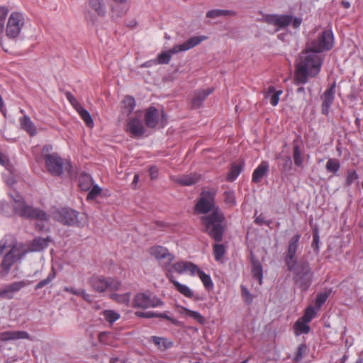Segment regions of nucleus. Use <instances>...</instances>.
Instances as JSON below:
<instances>
[{
    "label": "nucleus",
    "mask_w": 363,
    "mask_h": 363,
    "mask_svg": "<svg viewBox=\"0 0 363 363\" xmlns=\"http://www.w3.org/2000/svg\"><path fill=\"white\" fill-rule=\"evenodd\" d=\"M163 302L150 292L137 294L133 301L134 308H148L162 305Z\"/></svg>",
    "instance_id": "obj_12"
},
{
    "label": "nucleus",
    "mask_w": 363,
    "mask_h": 363,
    "mask_svg": "<svg viewBox=\"0 0 363 363\" xmlns=\"http://www.w3.org/2000/svg\"><path fill=\"white\" fill-rule=\"evenodd\" d=\"M281 94V90L276 91L274 86H269L264 92V97L270 98V104L273 106H276L279 101V96Z\"/></svg>",
    "instance_id": "obj_30"
},
{
    "label": "nucleus",
    "mask_w": 363,
    "mask_h": 363,
    "mask_svg": "<svg viewBox=\"0 0 363 363\" xmlns=\"http://www.w3.org/2000/svg\"><path fill=\"white\" fill-rule=\"evenodd\" d=\"M240 289H241V296H242V298H243V301L247 305L251 304L253 301L254 296L250 294V292L249 291V290L247 289V288L245 286L241 285Z\"/></svg>",
    "instance_id": "obj_50"
},
{
    "label": "nucleus",
    "mask_w": 363,
    "mask_h": 363,
    "mask_svg": "<svg viewBox=\"0 0 363 363\" xmlns=\"http://www.w3.org/2000/svg\"><path fill=\"white\" fill-rule=\"evenodd\" d=\"M318 53L330 50L334 46V37L331 30H324L318 33L315 39L306 45Z\"/></svg>",
    "instance_id": "obj_8"
},
{
    "label": "nucleus",
    "mask_w": 363,
    "mask_h": 363,
    "mask_svg": "<svg viewBox=\"0 0 363 363\" xmlns=\"http://www.w3.org/2000/svg\"><path fill=\"white\" fill-rule=\"evenodd\" d=\"M243 166H244L243 162H240L238 164H237V163L232 164L230 169L226 177L227 181L230 182L235 181L237 179V177L240 175L241 172L242 171Z\"/></svg>",
    "instance_id": "obj_32"
},
{
    "label": "nucleus",
    "mask_w": 363,
    "mask_h": 363,
    "mask_svg": "<svg viewBox=\"0 0 363 363\" xmlns=\"http://www.w3.org/2000/svg\"><path fill=\"white\" fill-rule=\"evenodd\" d=\"M358 178H359V175L355 170L350 169H348L347 171V175H346L345 182L344 183V186L349 187L350 186L352 185V184L354 181L358 179Z\"/></svg>",
    "instance_id": "obj_47"
},
{
    "label": "nucleus",
    "mask_w": 363,
    "mask_h": 363,
    "mask_svg": "<svg viewBox=\"0 0 363 363\" xmlns=\"http://www.w3.org/2000/svg\"><path fill=\"white\" fill-rule=\"evenodd\" d=\"M6 244H7L6 240H5L4 239H2L0 241V255H2L4 252V250L7 247Z\"/></svg>",
    "instance_id": "obj_64"
},
{
    "label": "nucleus",
    "mask_w": 363,
    "mask_h": 363,
    "mask_svg": "<svg viewBox=\"0 0 363 363\" xmlns=\"http://www.w3.org/2000/svg\"><path fill=\"white\" fill-rule=\"evenodd\" d=\"M216 191H202L194 206L200 218L202 231L215 242H222L226 230L225 217L218 206L216 205Z\"/></svg>",
    "instance_id": "obj_1"
},
{
    "label": "nucleus",
    "mask_w": 363,
    "mask_h": 363,
    "mask_svg": "<svg viewBox=\"0 0 363 363\" xmlns=\"http://www.w3.org/2000/svg\"><path fill=\"white\" fill-rule=\"evenodd\" d=\"M213 89L198 90L194 93L192 99V106L195 108H199L206 97L210 95Z\"/></svg>",
    "instance_id": "obj_26"
},
{
    "label": "nucleus",
    "mask_w": 363,
    "mask_h": 363,
    "mask_svg": "<svg viewBox=\"0 0 363 363\" xmlns=\"http://www.w3.org/2000/svg\"><path fill=\"white\" fill-rule=\"evenodd\" d=\"M330 294V291L318 294L315 301V308H320L323 303L327 301Z\"/></svg>",
    "instance_id": "obj_48"
},
{
    "label": "nucleus",
    "mask_w": 363,
    "mask_h": 363,
    "mask_svg": "<svg viewBox=\"0 0 363 363\" xmlns=\"http://www.w3.org/2000/svg\"><path fill=\"white\" fill-rule=\"evenodd\" d=\"M151 340L160 350H165L171 347L173 345L172 342L169 341L167 338L164 337L152 336Z\"/></svg>",
    "instance_id": "obj_35"
},
{
    "label": "nucleus",
    "mask_w": 363,
    "mask_h": 363,
    "mask_svg": "<svg viewBox=\"0 0 363 363\" xmlns=\"http://www.w3.org/2000/svg\"><path fill=\"white\" fill-rule=\"evenodd\" d=\"M157 315H156L157 318H161L168 320L173 324L177 323V320L175 318H173L169 316L166 312L157 313Z\"/></svg>",
    "instance_id": "obj_59"
},
{
    "label": "nucleus",
    "mask_w": 363,
    "mask_h": 363,
    "mask_svg": "<svg viewBox=\"0 0 363 363\" xmlns=\"http://www.w3.org/2000/svg\"><path fill=\"white\" fill-rule=\"evenodd\" d=\"M93 184V179L91 175L86 173H82L79 177V186L82 191H88Z\"/></svg>",
    "instance_id": "obj_34"
},
{
    "label": "nucleus",
    "mask_w": 363,
    "mask_h": 363,
    "mask_svg": "<svg viewBox=\"0 0 363 363\" xmlns=\"http://www.w3.org/2000/svg\"><path fill=\"white\" fill-rule=\"evenodd\" d=\"M316 313L314 308L310 306L305 310L303 315L301 318V319L310 323L312 319L315 316Z\"/></svg>",
    "instance_id": "obj_53"
},
{
    "label": "nucleus",
    "mask_w": 363,
    "mask_h": 363,
    "mask_svg": "<svg viewBox=\"0 0 363 363\" xmlns=\"http://www.w3.org/2000/svg\"><path fill=\"white\" fill-rule=\"evenodd\" d=\"M308 350V348L306 343L299 345L294 356V362H298L301 361L303 356L307 353Z\"/></svg>",
    "instance_id": "obj_46"
},
{
    "label": "nucleus",
    "mask_w": 363,
    "mask_h": 363,
    "mask_svg": "<svg viewBox=\"0 0 363 363\" xmlns=\"http://www.w3.org/2000/svg\"><path fill=\"white\" fill-rule=\"evenodd\" d=\"M213 245V255L216 261H220L225 255L226 250L224 245L220 244V242H216Z\"/></svg>",
    "instance_id": "obj_42"
},
{
    "label": "nucleus",
    "mask_w": 363,
    "mask_h": 363,
    "mask_svg": "<svg viewBox=\"0 0 363 363\" xmlns=\"http://www.w3.org/2000/svg\"><path fill=\"white\" fill-rule=\"evenodd\" d=\"M167 267L168 268L167 269L166 272L167 277L169 272H171L170 273L173 275V272L183 274L186 271H189L191 275H195V270L197 269V265L186 261L177 262L172 265L170 264V266Z\"/></svg>",
    "instance_id": "obj_16"
},
{
    "label": "nucleus",
    "mask_w": 363,
    "mask_h": 363,
    "mask_svg": "<svg viewBox=\"0 0 363 363\" xmlns=\"http://www.w3.org/2000/svg\"><path fill=\"white\" fill-rule=\"evenodd\" d=\"M287 268L293 274L294 284L301 291H308L313 279V272L310 263L308 261H298L287 265Z\"/></svg>",
    "instance_id": "obj_4"
},
{
    "label": "nucleus",
    "mask_w": 363,
    "mask_h": 363,
    "mask_svg": "<svg viewBox=\"0 0 363 363\" xmlns=\"http://www.w3.org/2000/svg\"><path fill=\"white\" fill-rule=\"evenodd\" d=\"M25 24L24 16L20 12H13L7 22L6 34L9 39H16Z\"/></svg>",
    "instance_id": "obj_10"
},
{
    "label": "nucleus",
    "mask_w": 363,
    "mask_h": 363,
    "mask_svg": "<svg viewBox=\"0 0 363 363\" xmlns=\"http://www.w3.org/2000/svg\"><path fill=\"white\" fill-rule=\"evenodd\" d=\"M63 291L76 296H79L81 292V290H77L73 287L69 286H65Z\"/></svg>",
    "instance_id": "obj_61"
},
{
    "label": "nucleus",
    "mask_w": 363,
    "mask_h": 363,
    "mask_svg": "<svg viewBox=\"0 0 363 363\" xmlns=\"http://www.w3.org/2000/svg\"><path fill=\"white\" fill-rule=\"evenodd\" d=\"M78 113L79 114L80 117L82 118V120L84 121L86 125L91 128L94 126V121L89 113L87 110L84 108L82 106H79L78 108H76Z\"/></svg>",
    "instance_id": "obj_39"
},
{
    "label": "nucleus",
    "mask_w": 363,
    "mask_h": 363,
    "mask_svg": "<svg viewBox=\"0 0 363 363\" xmlns=\"http://www.w3.org/2000/svg\"><path fill=\"white\" fill-rule=\"evenodd\" d=\"M224 202L230 206H233L236 204L235 196L233 191H226L224 192Z\"/></svg>",
    "instance_id": "obj_52"
},
{
    "label": "nucleus",
    "mask_w": 363,
    "mask_h": 363,
    "mask_svg": "<svg viewBox=\"0 0 363 363\" xmlns=\"http://www.w3.org/2000/svg\"><path fill=\"white\" fill-rule=\"evenodd\" d=\"M255 223L259 225H266L269 226L272 223V221L265 220L264 216L260 214L255 218Z\"/></svg>",
    "instance_id": "obj_58"
},
{
    "label": "nucleus",
    "mask_w": 363,
    "mask_h": 363,
    "mask_svg": "<svg viewBox=\"0 0 363 363\" xmlns=\"http://www.w3.org/2000/svg\"><path fill=\"white\" fill-rule=\"evenodd\" d=\"M319 242H320V236H319V230L318 227H315L313 229V241L311 243V247L313 251L318 252L319 251Z\"/></svg>",
    "instance_id": "obj_51"
},
{
    "label": "nucleus",
    "mask_w": 363,
    "mask_h": 363,
    "mask_svg": "<svg viewBox=\"0 0 363 363\" xmlns=\"http://www.w3.org/2000/svg\"><path fill=\"white\" fill-rule=\"evenodd\" d=\"M27 283L24 281H14L0 289V298L11 299L13 294L25 287Z\"/></svg>",
    "instance_id": "obj_18"
},
{
    "label": "nucleus",
    "mask_w": 363,
    "mask_h": 363,
    "mask_svg": "<svg viewBox=\"0 0 363 363\" xmlns=\"http://www.w3.org/2000/svg\"><path fill=\"white\" fill-rule=\"evenodd\" d=\"M195 274H197L201 280L203 286L207 290L212 289L213 287V283L210 275L206 274L204 272L201 270L198 267L197 269L195 270Z\"/></svg>",
    "instance_id": "obj_36"
},
{
    "label": "nucleus",
    "mask_w": 363,
    "mask_h": 363,
    "mask_svg": "<svg viewBox=\"0 0 363 363\" xmlns=\"http://www.w3.org/2000/svg\"><path fill=\"white\" fill-rule=\"evenodd\" d=\"M79 213L70 208H62L56 210L53 213L54 219L68 226H81V223L78 219Z\"/></svg>",
    "instance_id": "obj_11"
},
{
    "label": "nucleus",
    "mask_w": 363,
    "mask_h": 363,
    "mask_svg": "<svg viewBox=\"0 0 363 363\" xmlns=\"http://www.w3.org/2000/svg\"><path fill=\"white\" fill-rule=\"evenodd\" d=\"M200 176L196 174H184L177 177L174 182L182 186H191L197 183Z\"/></svg>",
    "instance_id": "obj_29"
},
{
    "label": "nucleus",
    "mask_w": 363,
    "mask_h": 363,
    "mask_svg": "<svg viewBox=\"0 0 363 363\" xmlns=\"http://www.w3.org/2000/svg\"><path fill=\"white\" fill-rule=\"evenodd\" d=\"M159 111L153 106L146 109L145 113V124L147 128H155L159 122Z\"/></svg>",
    "instance_id": "obj_20"
},
{
    "label": "nucleus",
    "mask_w": 363,
    "mask_h": 363,
    "mask_svg": "<svg viewBox=\"0 0 363 363\" xmlns=\"http://www.w3.org/2000/svg\"><path fill=\"white\" fill-rule=\"evenodd\" d=\"M167 279L169 281L172 283L174 286L177 289V290L181 293L182 295L187 298H193L194 293L193 291L186 285L180 284L175 279L174 275H172L170 272L167 274Z\"/></svg>",
    "instance_id": "obj_25"
},
{
    "label": "nucleus",
    "mask_w": 363,
    "mask_h": 363,
    "mask_svg": "<svg viewBox=\"0 0 363 363\" xmlns=\"http://www.w3.org/2000/svg\"><path fill=\"white\" fill-rule=\"evenodd\" d=\"M135 315L139 318H155L157 315V313L147 311V312H143V311H136Z\"/></svg>",
    "instance_id": "obj_56"
},
{
    "label": "nucleus",
    "mask_w": 363,
    "mask_h": 363,
    "mask_svg": "<svg viewBox=\"0 0 363 363\" xmlns=\"http://www.w3.org/2000/svg\"><path fill=\"white\" fill-rule=\"evenodd\" d=\"M28 333L24 331H5L0 333V340L4 342L19 339H28Z\"/></svg>",
    "instance_id": "obj_23"
},
{
    "label": "nucleus",
    "mask_w": 363,
    "mask_h": 363,
    "mask_svg": "<svg viewBox=\"0 0 363 363\" xmlns=\"http://www.w3.org/2000/svg\"><path fill=\"white\" fill-rule=\"evenodd\" d=\"M293 159L294 164L297 167H303V157L302 155L301 145L302 139L300 135H297L293 143Z\"/></svg>",
    "instance_id": "obj_19"
},
{
    "label": "nucleus",
    "mask_w": 363,
    "mask_h": 363,
    "mask_svg": "<svg viewBox=\"0 0 363 363\" xmlns=\"http://www.w3.org/2000/svg\"><path fill=\"white\" fill-rule=\"evenodd\" d=\"M183 312L185 315L192 318L200 324H204L206 322L205 318L197 311H191L187 308H183Z\"/></svg>",
    "instance_id": "obj_43"
},
{
    "label": "nucleus",
    "mask_w": 363,
    "mask_h": 363,
    "mask_svg": "<svg viewBox=\"0 0 363 363\" xmlns=\"http://www.w3.org/2000/svg\"><path fill=\"white\" fill-rule=\"evenodd\" d=\"M128 11V8L124 9L123 7L118 9L117 7H113L112 8V12L113 13V17L116 16L117 18H121L123 15L125 14V13Z\"/></svg>",
    "instance_id": "obj_57"
},
{
    "label": "nucleus",
    "mask_w": 363,
    "mask_h": 363,
    "mask_svg": "<svg viewBox=\"0 0 363 363\" xmlns=\"http://www.w3.org/2000/svg\"><path fill=\"white\" fill-rule=\"evenodd\" d=\"M56 277V271L54 267H52L50 272L48 275V277L40 281L35 286V290H38L40 289H42L43 287L47 286L49 284L51 281H52Z\"/></svg>",
    "instance_id": "obj_41"
},
{
    "label": "nucleus",
    "mask_w": 363,
    "mask_h": 363,
    "mask_svg": "<svg viewBox=\"0 0 363 363\" xmlns=\"http://www.w3.org/2000/svg\"><path fill=\"white\" fill-rule=\"evenodd\" d=\"M9 194L11 199V204L7 202H2L0 204V211L4 216L10 217L16 214L21 218L30 220L40 221L49 220L50 216L45 211L27 204L23 197L17 191H12Z\"/></svg>",
    "instance_id": "obj_2"
},
{
    "label": "nucleus",
    "mask_w": 363,
    "mask_h": 363,
    "mask_svg": "<svg viewBox=\"0 0 363 363\" xmlns=\"http://www.w3.org/2000/svg\"><path fill=\"white\" fill-rule=\"evenodd\" d=\"M207 38L206 36L204 35H198L191 37L189 39L186 40L184 43L180 45H174L172 49L169 50L166 52H162L157 55V59L154 60L156 65H165L168 64L170 60L172 55L174 54H177L179 52H184L189 50L198 45H199L201 42L205 40Z\"/></svg>",
    "instance_id": "obj_5"
},
{
    "label": "nucleus",
    "mask_w": 363,
    "mask_h": 363,
    "mask_svg": "<svg viewBox=\"0 0 363 363\" xmlns=\"http://www.w3.org/2000/svg\"><path fill=\"white\" fill-rule=\"evenodd\" d=\"M300 238L301 235L296 233L289 241L287 249L284 253V261L286 266L298 262L296 260V252L298 248Z\"/></svg>",
    "instance_id": "obj_14"
},
{
    "label": "nucleus",
    "mask_w": 363,
    "mask_h": 363,
    "mask_svg": "<svg viewBox=\"0 0 363 363\" xmlns=\"http://www.w3.org/2000/svg\"><path fill=\"white\" fill-rule=\"evenodd\" d=\"M123 109L126 115H130L135 107V100L133 96H125L123 100Z\"/></svg>",
    "instance_id": "obj_37"
},
{
    "label": "nucleus",
    "mask_w": 363,
    "mask_h": 363,
    "mask_svg": "<svg viewBox=\"0 0 363 363\" xmlns=\"http://www.w3.org/2000/svg\"><path fill=\"white\" fill-rule=\"evenodd\" d=\"M325 169L327 172L333 173L334 175H337L340 169V161L337 159L330 158L325 164Z\"/></svg>",
    "instance_id": "obj_40"
},
{
    "label": "nucleus",
    "mask_w": 363,
    "mask_h": 363,
    "mask_svg": "<svg viewBox=\"0 0 363 363\" xmlns=\"http://www.w3.org/2000/svg\"><path fill=\"white\" fill-rule=\"evenodd\" d=\"M52 150V146L50 145H46L43 146V150H42V154H43V157L45 161L46 155H52V153H50Z\"/></svg>",
    "instance_id": "obj_60"
},
{
    "label": "nucleus",
    "mask_w": 363,
    "mask_h": 363,
    "mask_svg": "<svg viewBox=\"0 0 363 363\" xmlns=\"http://www.w3.org/2000/svg\"><path fill=\"white\" fill-rule=\"evenodd\" d=\"M18 249L15 245H12L9 250V251L5 255L1 262V267L2 269L8 273L11 267V266L16 262Z\"/></svg>",
    "instance_id": "obj_21"
},
{
    "label": "nucleus",
    "mask_w": 363,
    "mask_h": 363,
    "mask_svg": "<svg viewBox=\"0 0 363 363\" xmlns=\"http://www.w3.org/2000/svg\"><path fill=\"white\" fill-rule=\"evenodd\" d=\"M48 245V240L43 238H36L33 240L32 246L34 250L40 251Z\"/></svg>",
    "instance_id": "obj_44"
},
{
    "label": "nucleus",
    "mask_w": 363,
    "mask_h": 363,
    "mask_svg": "<svg viewBox=\"0 0 363 363\" xmlns=\"http://www.w3.org/2000/svg\"><path fill=\"white\" fill-rule=\"evenodd\" d=\"M277 158L279 159L278 167L281 172L286 174L291 170L293 163L291 157L279 155Z\"/></svg>",
    "instance_id": "obj_31"
},
{
    "label": "nucleus",
    "mask_w": 363,
    "mask_h": 363,
    "mask_svg": "<svg viewBox=\"0 0 363 363\" xmlns=\"http://www.w3.org/2000/svg\"><path fill=\"white\" fill-rule=\"evenodd\" d=\"M91 287L95 291L101 293L108 289L110 291H117L121 286V282L115 278L104 277L103 276L94 274L88 281Z\"/></svg>",
    "instance_id": "obj_9"
},
{
    "label": "nucleus",
    "mask_w": 363,
    "mask_h": 363,
    "mask_svg": "<svg viewBox=\"0 0 363 363\" xmlns=\"http://www.w3.org/2000/svg\"><path fill=\"white\" fill-rule=\"evenodd\" d=\"M102 315L109 323H113L120 318V314L113 310H104Z\"/></svg>",
    "instance_id": "obj_45"
},
{
    "label": "nucleus",
    "mask_w": 363,
    "mask_h": 363,
    "mask_svg": "<svg viewBox=\"0 0 363 363\" xmlns=\"http://www.w3.org/2000/svg\"><path fill=\"white\" fill-rule=\"evenodd\" d=\"M269 165L268 162L262 161L254 170L252 177V182L255 184L259 183L262 178L267 174Z\"/></svg>",
    "instance_id": "obj_22"
},
{
    "label": "nucleus",
    "mask_w": 363,
    "mask_h": 363,
    "mask_svg": "<svg viewBox=\"0 0 363 363\" xmlns=\"http://www.w3.org/2000/svg\"><path fill=\"white\" fill-rule=\"evenodd\" d=\"M102 189L99 185H94L90 191L88 193L86 199L94 200L95 199L101 192Z\"/></svg>",
    "instance_id": "obj_54"
},
{
    "label": "nucleus",
    "mask_w": 363,
    "mask_h": 363,
    "mask_svg": "<svg viewBox=\"0 0 363 363\" xmlns=\"http://www.w3.org/2000/svg\"><path fill=\"white\" fill-rule=\"evenodd\" d=\"M125 130L128 133L132 138H140L145 132L142 121L135 117L128 119Z\"/></svg>",
    "instance_id": "obj_15"
},
{
    "label": "nucleus",
    "mask_w": 363,
    "mask_h": 363,
    "mask_svg": "<svg viewBox=\"0 0 363 363\" xmlns=\"http://www.w3.org/2000/svg\"><path fill=\"white\" fill-rule=\"evenodd\" d=\"M110 298L120 303L128 304L130 300V294L126 293L123 294H111Z\"/></svg>",
    "instance_id": "obj_49"
},
{
    "label": "nucleus",
    "mask_w": 363,
    "mask_h": 363,
    "mask_svg": "<svg viewBox=\"0 0 363 363\" xmlns=\"http://www.w3.org/2000/svg\"><path fill=\"white\" fill-rule=\"evenodd\" d=\"M236 13L231 10L213 9L206 13V17L209 18H216L222 16H235Z\"/></svg>",
    "instance_id": "obj_38"
},
{
    "label": "nucleus",
    "mask_w": 363,
    "mask_h": 363,
    "mask_svg": "<svg viewBox=\"0 0 363 363\" xmlns=\"http://www.w3.org/2000/svg\"><path fill=\"white\" fill-rule=\"evenodd\" d=\"M89 8L99 16L104 17L106 13V7L104 0H88Z\"/></svg>",
    "instance_id": "obj_28"
},
{
    "label": "nucleus",
    "mask_w": 363,
    "mask_h": 363,
    "mask_svg": "<svg viewBox=\"0 0 363 363\" xmlns=\"http://www.w3.org/2000/svg\"><path fill=\"white\" fill-rule=\"evenodd\" d=\"M65 96H66V98L67 99V100L72 104L74 105L75 103H77V100H76V98L69 92V91H67L65 93Z\"/></svg>",
    "instance_id": "obj_63"
},
{
    "label": "nucleus",
    "mask_w": 363,
    "mask_h": 363,
    "mask_svg": "<svg viewBox=\"0 0 363 363\" xmlns=\"http://www.w3.org/2000/svg\"><path fill=\"white\" fill-rule=\"evenodd\" d=\"M8 13L9 9L6 6H0V33L4 30V22Z\"/></svg>",
    "instance_id": "obj_55"
},
{
    "label": "nucleus",
    "mask_w": 363,
    "mask_h": 363,
    "mask_svg": "<svg viewBox=\"0 0 363 363\" xmlns=\"http://www.w3.org/2000/svg\"><path fill=\"white\" fill-rule=\"evenodd\" d=\"M335 86L336 85L334 82L321 96V99L323 101L321 111L324 115H327L328 113L329 109L334 101Z\"/></svg>",
    "instance_id": "obj_17"
},
{
    "label": "nucleus",
    "mask_w": 363,
    "mask_h": 363,
    "mask_svg": "<svg viewBox=\"0 0 363 363\" xmlns=\"http://www.w3.org/2000/svg\"><path fill=\"white\" fill-rule=\"evenodd\" d=\"M262 21L268 25L275 26L276 32L290 25L293 28L298 29L302 23L301 18L290 14H264Z\"/></svg>",
    "instance_id": "obj_6"
},
{
    "label": "nucleus",
    "mask_w": 363,
    "mask_h": 363,
    "mask_svg": "<svg viewBox=\"0 0 363 363\" xmlns=\"http://www.w3.org/2000/svg\"><path fill=\"white\" fill-rule=\"evenodd\" d=\"M19 123L21 128L27 132L30 136H34L37 134L36 127L28 116L26 115L21 118Z\"/></svg>",
    "instance_id": "obj_27"
},
{
    "label": "nucleus",
    "mask_w": 363,
    "mask_h": 363,
    "mask_svg": "<svg viewBox=\"0 0 363 363\" xmlns=\"http://www.w3.org/2000/svg\"><path fill=\"white\" fill-rule=\"evenodd\" d=\"M45 167L52 176H61L64 172L71 174L72 166L70 161L62 158L57 153L52 152L45 157Z\"/></svg>",
    "instance_id": "obj_7"
},
{
    "label": "nucleus",
    "mask_w": 363,
    "mask_h": 363,
    "mask_svg": "<svg viewBox=\"0 0 363 363\" xmlns=\"http://www.w3.org/2000/svg\"><path fill=\"white\" fill-rule=\"evenodd\" d=\"M294 333L296 335L301 334H308L310 332V326L308 322L301 319V318L294 325Z\"/></svg>",
    "instance_id": "obj_33"
},
{
    "label": "nucleus",
    "mask_w": 363,
    "mask_h": 363,
    "mask_svg": "<svg viewBox=\"0 0 363 363\" xmlns=\"http://www.w3.org/2000/svg\"><path fill=\"white\" fill-rule=\"evenodd\" d=\"M149 253L157 260L160 261L161 264L165 268L170 266L171 263L174 259V255L170 253L167 248L161 245L150 247L149 249Z\"/></svg>",
    "instance_id": "obj_13"
},
{
    "label": "nucleus",
    "mask_w": 363,
    "mask_h": 363,
    "mask_svg": "<svg viewBox=\"0 0 363 363\" xmlns=\"http://www.w3.org/2000/svg\"><path fill=\"white\" fill-rule=\"evenodd\" d=\"M250 262L252 264V274L253 277L259 281V284H262L263 277L262 265L259 259H256L252 253L250 256Z\"/></svg>",
    "instance_id": "obj_24"
},
{
    "label": "nucleus",
    "mask_w": 363,
    "mask_h": 363,
    "mask_svg": "<svg viewBox=\"0 0 363 363\" xmlns=\"http://www.w3.org/2000/svg\"><path fill=\"white\" fill-rule=\"evenodd\" d=\"M323 58L319 53L306 45L301 52L300 61L296 65L295 81L297 85L306 84L308 77H314L320 71Z\"/></svg>",
    "instance_id": "obj_3"
},
{
    "label": "nucleus",
    "mask_w": 363,
    "mask_h": 363,
    "mask_svg": "<svg viewBox=\"0 0 363 363\" xmlns=\"http://www.w3.org/2000/svg\"><path fill=\"white\" fill-rule=\"evenodd\" d=\"M83 299L89 303L91 302V296L86 292L84 289H82L80 292V295Z\"/></svg>",
    "instance_id": "obj_62"
}]
</instances>
